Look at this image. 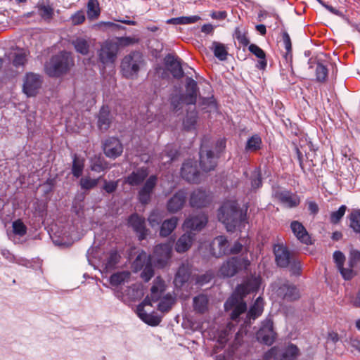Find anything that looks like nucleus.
Returning a JSON list of instances; mask_svg holds the SVG:
<instances>
[{"label": "nucleus", "instance_id": "nucleus-29", "mask_svg": "<svg viewBox=\"0 0 360 360\" xmlns=\"http://www.w3.org/2000/svg\"><path fill=\"white\" fill-rule=\"evenodd\" d=\"M194 240V234L191 231H187L183 234L176 241L175 249L178 252H184L191 246Z\"/></svg>", "mask_w": 360, "mask_h": 360}, {"label": "nucleus", "instance_id": "nucleus-48", "mask_svg": "<svg viewBox=\"0 0 360 360\" xmlns=\"http://www.w3.org/2000/svg\"><path fill=\"white\" fill-rule=\"evenodd\" d=\"M27 63V53L25 51L20 50L13 53V59L12 64L15 68L23 67Z\"/></svg>", "mask_w": 360, "mask_h": 360}, {"label": "nucleus", "instance_id": "nucleus-45", "mask_svg": "<svg viewBox=\"0 0 360 360\" xmlns=\"http://www.w3.org/2000/svg\"><path fill=\"white\" fill-rule=\"evenodd\" d=\"M164 218L163 212L158 210H154L150 214L148 220L152 228L158 227Z\"/></svg>", "mask_w": 360, "mask_h": 360}, {"label": "nucleus", "instance_id": "nucleus-56", "mask_svg": "<svg viewBox=\"0 0 360 360\" xmlns=\"http://www.w3.org/2000/svg\"><path fill=\"white\" fill-rule=\"evenodd\" d=\"M142 269L143 271L141 274V277L144 281L148 282L154 275V270L150 262L146 264Z\"/></svg>", "mask_w": 360, "mask_h": 360}, {"label": "nucleus", "instance_id": "nucleus-6", "mask_svg": "<svg viewBox=\"0 0 360 360\" xmlns=\"http://www.w3.org/2000/svg\"><path fill=\"white\" fill-rule=\"evenodd\" d=\"M300 354L299 349L290 344L285 348L274 347L264 356L265 360H295Z\"/></svg>", "mask_w": 360, "mask_h": 360}, {"label": "nucleus", "instance_id": "nucleus-21", "mask_svg": "<svg viewBox=\"0 0 360 360\" xmlns=\"http://www.w3.org/2000/svg\"><path fill=\"white\" fill-rule=\"evenodd\" d=\"M165 65L174 78L181 79L184 77L180 60L172 54H167L165 58Z\"/></svg>", "mask_w": 360, "mask_h": 360}, {"label": "nucleus", "instance_id": "nucleus-33", "mask_svg": "<svg viewBox=\"0 0 360 360\" xmlns=\"http://www.w3.org/2000/svg\"><path fill=\"white\" fill-rule=\"evenodd\" d=\"M193 305L195 311L203 314L207 310L208 298L205 295H199L193 297Z\"/></svg>", "mask_w": 360, "mask_h": 360}, {"label": "nucleus", "instance_id": "nucleus-31", "mask_svg": "<svg viewBox=\"0 0 360 360\" xmlns=\"http://www.w3.org/2000/svg\"><path fill=\"white\" fill-rule=\"evenodd\" d=\"M248 49L252 54L259 59L257 64V68L260 70H264L267 64L264 51L257 45L254 44H250Z\"/></svg>", "mask_w": 360, "mask_h": 360}, {"label": "nucleus", "instance_id": "nucleus-57", "mask_svg": "<svg viewBox=\"0 0 360 360\" xmlns=\"http://www.w3.org/2000/svg\"><path fill=\"white\" fill-rule=\"evenodd\" d=\"M353 268L354 267L349 266L348 268H345L344 266H342L338 269L345 280L349 281L356 275V272L353 270Z\"/></svg>", "mask_w": 360, "mask_h": 360}, {"label": "nucleus", "instance_id": "nucleus-46", "mask_svg": "<svg viewBox=\"0 0 360 360\" xmlns=\"http://www.w3.org/2000/svg\"><path fill=\"white\" fill-rule=\"evenodd\" d=\"M261 145L262 139L260 136L255 134L247 141L245 150L248 151H256L260 148Z\"/></svg>", "mask_w": 360, "mask_h": 360}, {"label": "nucleus", "instance_id": "nucleus-50", "mask_svg": "<svg viewBox=\"0 0 360 360\" xmlns=\"http://www.w3.org/2000/svg\"><path fill=\"white\" fill-rule=\"evenodd\" d=\"M350 226L356 233H360V210H354L350 214Z\"/></svg>", "mask_w": 360, "mask_h": 360}, {"label": "nucleus", "instance_id": "nucleus-8", "mask_svg": "<svg viewBox=\"0 0 360 360\" xmlns=\"http://www.w3.org/2000/svg\"><path fill=\"white\" fill-rule=\"evenodd\" d=\"M274 289L277 297L285 302H293L300 297L299 289L288 281L276 283Z\"/></svg>", "mask_w": 360, "mask_h": 360}, {"label": "nucleus", "instance_id": "nucleus-11", "mask_svg": "<svg viewBox=\"0 0 360 360\" xmlns=\"http://www.w3.org/2000/svg\"><path fill=\"white\" fill-rule=\"evenodd\" d=\"M207 223V217L202 212H198L191 214L186 219L183 227L190 231H200Z\"/></svg>", "mask_w": 360, "mask_h": 360}, {"label": "nucleus", "instance_id": "nucleus-1", "mask_svg": "<svg viewBox=\"0 0 360 360\" xmlns=\"http://www.w3.org/2000/svg\"><path fill=\"white\" fill-rule=\"evenodd\" d=\"M138 191V200L142 205L148 204L152 198L154 189L158 184L156 175L149 176V170L146 167H141L130 173L125 179V183L130 186H139L143 183Z\"/></svg>", "mask_w": 360, "mask_h": 360}, {"label": "nucleus", "instance_id": "nucleus-41", "mask_svg": "<svg viewBox=\"0 0 360 360\" xmlns=\"http://www.w3.org/2000/svg\"><path fill=\"white\" fill-rule=\"evenodd\" d=\"M100 7L98 0H89L87 4V16L89 19L94 20L100 15Z\"/></svg>", "mask_w": 360, "mask_h": 360}, {"label": "nucleus", "instance_id": "nucleus-19", "mask_svg": "<svg viewBox=\"0 0 360 360\" xmlns=\"http://www.w3.org/2000/svg\"><path fill=\"white\" fill-rule=\"evenodd\" d=\"M172 245L169 243L159 244L154 248L153 258L158 264L163 266L170 258Z\"/></svg>", "mask_w": 360, "mask_h": 360}, {"label": "nucleus", "instance_id": "nucleus-9", "mask_svg": "<svg viewBox=\"0 0 360 360\" xmlns=\"http://www.w3.org/2000/svg\"><path fill=\"white\" fill-rule=\"evenodd\" d=\"M250 265V261L245 257H233L224 262L220 269V273L226 277L233 276L239 270L247 269Z\"/></svg>", "mask_w": 360, "mask_h": 360}, {"label": "nucleus", "instance_id": "nucleus-13", "mask_svg": "<svg viewBox=\"0 0 360 360\" xmlns=\"http://www.w3.org/2000/svg\"><path fill=\"white\" fill-rule=\"evenodd\" d=\"M181 174L188 182L197 184L200 181V174L196 162L193 160H188L183 164Z\"/></svg>", "mask_w": 360, "mask_h": 360}, {"label": "nucleus", "instance_id": "nucleus-55", "mask_svg": "<svg viewBox=\"0 0 360 360\" xmlns=\"http://www.w3.org/2000/svg\"><path fill=\"white\" fill-rule=\"evenodd\" d=\"M347 207L342 205L339 207L338 210L333 212L330 214V222L334 224H338L344 216Z\"/></svg>", "mask_w": 360, "mask_h": 360}, {"label": "nucleus", "instance_id": "nucleus-61", "mask_svg": "<svg viewBox=\"0 0 360 360\" xmlns=\"http://www.w3.org/2000/svg\"><path fill=\"white\" fill-rule=\"evenodd\" d=\"M251 186L253 189H257L262 186L261 174L257 170L254 171L252 174Z\"/></svg>", "mask_w": 360, "mask_h": 360}, {"label": "nucleus", "instance_id": "nucleus-32", "mask_svg": "<svg viewBox=\"0 0 360 360\" xmlns=\"http://www.w3.org/2000/svg\"><path fill=\"white\" fill-rule=\"evenodd\" d=\"M178 223V218L172 217L169 219L162 221L160 229V235L162 237H167L174 230Z\"/></svg>", "mask_w": 360, "mask_h": 360}, {"label": "nucleus", "instance_id": "nucleus-36", "mask_svg": "<svg viewBox=\"0 0 360 360\" xmlns=\"http://www.w3.org/2000/svg\"><path fill=\"white\" fill-rule=\"evenodd\" d=\"M72 158V174L75 177L78 178L82 174L84 160L78 157L76 154L73 155Z\"/></svg>", "mask_w": 360, "mask_h": 360}, {"label": "nucleus", "instance_id": "nucleus-52", "mask_svg": "<svg viewBox=\"0 0 360 360\" xmlns=\"http://www.w3.org/2000/svg\"><path fill=\"white\" fill-rule=\"evenodd\" d=\"M360 263V251L356 249H351L348 256V266L356 267Z\"/></svg>", "mask_w": 360, "mask_h": 360}, {"label": "nucleus", "instance_id": "nucleus-12", "mask_svg": "<svg viewBox=\"0 0 360 360\" xmlns=\"http://www.w3.org/2000/svg\"><path fill=\"white\" fill-rule=\"evenodd\" d=\"M218 155H215L211 150L205 149L202 146L200 150V165L203 172H208L214 169L217 166Z\"/></svg>", "mask_w": 360, "mask_h": 360}, {"label": "nucleus", "instance_id": "nucleus-24", "mask_svg": "<svg viewBox=\"0 0 360 360\" xmlns=\"http://www.w3.org/2000/svg\"><path fill=\"white\" fill-rule=\"evenodd\" d=\"M290 229L299 241L306 245L311 243V237L302 223L298 221H292L290 224Z\"/></svg>", "mask_w": 360, "mask_h": 360}, {"label": "nucleus", "instance_id": "nucleus-39", "mask_svg": "<svg viewBox=\"0 0 360 360\" xmlns=\"http://www.w3.org/2000/svg\"><path fill=\"white\" fill-rule=\"evenodd\" d=\"M200 19V18L198 15L182 16L169 19L167 23L173 25H187L195 23Z\"/></svg>", "mask_w": 360, "mask_h": 360}, {"label": "nucleus", "instance_id": "nucleus-42", "mask_svg": "<svg viewBox=\"0 0 360 360\" xmlns=\"http://www.w3.org/2000/svg\"><path fill=\"white\" fill-rule=\"evenodd\" d=\"M150 262V257L144 252H141L133 262V268L136 271H140L145 267L146 264Z\"/></svg>", "mask_w": 360, "mask_h": 360}, {"label": "nucleus", "instance_id": "nucleus-43", "mask_svg": "<svg viewBox=\"0 0 360 360\" xmlns=\"http://www.w3.org/2000/svg\"><path fill=\"white\" fill-rule=\"evenodd\" d=\"M116 45L117 46V50L119 51L120 48H124L139 42V39L135 37H116L113 39Z\"/></svg>", "mask_w": 360, "mask_h": 360}, {"label": "nucleus", "instance_id": "nucleus-26", "mask_svg": "<svg viewBox=\"0 0 360 360\" xmlns=\"http://www.w3.org/2000/svg\"><path fill=\"white\" fill-rule=\"evenodd\" d=\"M112 116L108 107L103 106L98 115V127L102 131H106L110 127Z\"/></svg>", "mask_w": 360, "mask_h": 360}, {"label": "nucleus", "instance_id": "nucleus-25", "mask_svg": "<svg viewBox=\"0 0 360 360\" xmlns=\"http://www.w3.org/2000/svg\"><path fill=\"white\" fill-rule=\"evenodd\" d=\"M229 241L226 237L217 236L212 243V253L214 257H219L229 253Z\"/></svg>", "mask_w": 360, "mask_h": 360}, {"label": "nucleus", "instance_id": "nucleus-53", "mask_svg": "<svg viewBox=\"0 0 360 360\" xmlns=\"http://www.w3.org/2000/svg\"><path fill=\"white\" fill-rule=\"evenodd\" d=\"M99 179L100 178L91 179L89 177H83L80 179V186L84 190L94 188L97 186Z\"/></svg>", "mask_w": 360, "mask_h": 360}, {"label": "nucleus", "instance_id": "nucleus-2", "mask_svg": "<svg viewBox=\"0 0 360 360\" xmlns=\"http://www.w3.org/2000/svg\"><path fill=\"white\" fill-rule=\"evenodd\" d=\"M260 285V279L257 277L248 278L244 283L238 285L232 295L224 304L226 311L232 310L231 319L236 320L247 309L243 297L251 292L257 291Z\"/></svg>", "mask_w": 360, "mask_h": 360}, {"label": "nucleus", "instance_id": "nucleus-17", "mask_svg": "<svg viewBox=\"0 0 360 360\" xmlns=\"http://www.w3.org/2000/svg\"><path fill=\"white\" fill-rule=\"evenodd\" d=\"M187 197L186 192L184 190H179L174 194L167 202V210L169 213H176L181 210Z\"/></svg>", "mask_w": 360, "mask_h": 360}, {"label": "nucleus", "instance_id": "nucleus-20", "mask_svg": "<svg viewBox=\"0 0 360 360\" xmlns=\"http://www.w3.org/2000/svg\"><path fill=\"white\" fill-rule=\"evenodd\" d=\"M128 223L139 235V240H142L146 238L148 235V229L146 227V221L143 217L138 214H133L129 217Z\"/></svg>", "mask_w": 360, "mask_h": 360}, {"label": "nucleus", "instance_id": "nucleus-44", "mask_svg": "<svg viewBox=\"0 0 360 360\" xmlns=\"http://www.w3.org/2000/svg\"><path fill=\"white\" fill-rule=\"evenodd\" d=\"M72 44L78 53L82 55H86L89 53V45L85 39L77 38L72 41Z\"/></svg>", "mask_w": 360, "mask_h": 360}, {"label": "nucleus", "instance_id": "nucleus-62", "mask_svg": "<svg viewBox=\"0 0 360 360\" xmlns=\"http://www.w3.org/2000/svg\"><path fill=\"white\" fill-rule=\"evenodd\" d=\"M118 186V181H108L104 180L103 190L108 193H114Z\"/></svg>", "mask_w": 360, "mask_h": 360}, {"label": "nucleus", "instance_id": "nucleus-54", "mask_svg": "<svg viewBox=\"0 0 360 360\" xmlns=\"http://www.w3.org/2000/svg\"><path fill=\"white\" fill-rule=\"evenodd\" d=\"M120 256L117 251H111L107 258L105 266L107 269L113 268L120 261Z\"/></svg>", "mask_w": 360, "mask_h": 360}, {"label": "nucleus", "instance_id": "nucleus-59", "mask_svg": "<svg viewBox=\"0 0 360 360\" xmlns=\"http://www.w3.org/2000/svg\"><path fill=\"white\" fill-rule=\"evenodd\" d=\"M233 37L243 46H248L250 43L249 39L239 27H236L234 31Z\"/></svg>", "mask_w": 360, "mask_h": 360}, {"label": "nucleus", "instance_id": "nucleus-7", "mask_svg": "<svg viewBox=\"0 0 360 360\" xmlns=\"http://www.w3.org/2000/svg\"><path fill=\"white\" fill-rule=\"evenodd\" d=\"M117 46L114 40H106L98 50L99 61L105 66L113 65L118 54Z\"/></svg>", "mask_w": 360, "mask_h": 360}, {"label": "nucleus", "instance_id": "nucleus-63", "mask_svg": "<svg viewBox=\"0 0 360 360\" xmlns=\"http://www.w3.org/2000/svg\"><path fill=\"white\" fill-rule=\"evenodd\" d=\"M333 259L336 264L337 268L339 269L344 266L345 262V256L341 251H335L333 253Z\"/></svg>", "mask_w": 360, "mask_h": 360}, {"label": "nucleus", "instance_id": "nucleus-64", "mask_svg": "<svg viewBox=\"0 0 360 360\" xmlns=\"http://www.w3.org/2000/svg\"><path fill=\"white\" fill-rule=\"evenodd\" d=\"M73 25H80L85 20V15L83 11H78L71 17Z\"/></svg>", "mask_w": 360, "mask_h": 360}, {"label": "nucleus", "instance_id": "nucleus-15", "mask_svg": "<svg viewBox=\"0 0 360 360\" xmlns=\"http://www.w3.org/2000/svg\"><path fill=\"white\" fill-rule=\"evenodd\" d=\"M165 291V284L164 281L160 277H157L151 287L150 295H148L142 303L143 304L152 305V302H157L162 298Z\"/></svg>", "mask_w": 360, "mask_h": 360}, {"label": "nucleus", "instance_id": "nucleus-51", "mask_svg": "<svg viewBox=\"0 0 360 360\" xmlns=\"http://www.w3.org/2000/svg\"><path fill=\"white\" fill-rule=\"evenodd\" d=\"M316 77L318 82H324L328 76V68L322 63L317 62L316 63Z\"/></svg>", "mask_w": 360, "mask_h": 360}, {"label": "nucleus", "instance_id": "nucleus-34", "mask_svg": "<svg viewBox=\"0 0 360 360\" xmlns=\"http://www.w3.org/2000/svg\"><path fill=\"white\" fill-rule=\"evenodd\" d=\"M198 118V112L195 110L188 112L183 121L184 128L187 131L194 130Z\"/></svg>", "mask_w": 360, "mask_h": 360}, {"label": "nucleus", "instance_id": "nucleus-60", "mask_svg": "<svg viewBox=\"0 0 360 360\" xmlns=\"http://www.w3.org/2000/svg\"><path fill=\"white\" fill-rule=\"evenodd\" d=\"M288 266L290 267V271L292 275L299 276L300 274L302 267L300 261L292 259V260L290 261Z\"/></svg>", "mask_w": 360, "mask_h": 360}, {"label": "nucleus", "instance_id": "nucleus-4", "mask_svg": "<svg viewBox=\"0 0 360 360\" xmlns=\"http://www.w3.org/2000/svg\"><path fill=\"white\" fill-rule=\"evenodd\" d=\"M74 64L70 54L60 52L53 56L45 66V70L50 77H60L66 73Z\"/></svg>", "mask_w": 360, "mask_h": 360}, {"label": "nucleus", "instance_id": "nucleus-27", "mask_svg": "<svg viewBox=\"0 0 360 360\" xmlns=\"http://www.w3.org/2000/svg\"><path fill=\"white\" fill-rule=\"evenodd\" d=\"M191 274V266L188 263H182L175 275L174 280V285L179 288L181 287L188 281Z\"/></svg>", "mask_w": 360, "mask_h": 360}, {"label": "nucleus", "instance_id": "nucleus-30", "mask_svg": "<svg viewBox=\"0 0 360 360\" xmlns=\"http://www.w3.org/2000/svg\"><path fill=\"white\" fill-rule=\"evenodd\" d=\"M279 201L285 207L292 208L297 207L300 202V198L288 191H283L277 194Z\"/></svg>", "mask_w": 360, "mask_h": 360}, {"label": "nucleus", "instance_id": "nucleus-18", "mask_svg": "<svg viewBox=\"0 0 360 360\" xmlns=\"http://www.w3.org/2000/svg\"><path fill=\"white\" fill-rule=\"evenodd\" d=\"M186 93L184 96V100L188 105H194L196 103L199 95V89L198 83L193 78L187 77L186 78Z\"/></svg>", "mask_w": 360, "mask_h": 360}, {"label": "nucleus", "instance_id": "nucleus-10", "mask_svg": "<svg viewBox=\"0 0 360 360\" xmlns=\"http://www.w3.org/2000/svg\"><path fill=\"white\" fill-rule=\"evenodd\" d=\"M42 84L41 77L36 73L27 72L23 79L22 91L28 96H36Z\"/></svg>", "mask_w": 360, "mask_h": 360}, {"label": "nucleus", "instance_id": "nucleus-22", "mask_svg": "<svg viewBox=\"0 0 360 360\" xmlns=\"http://www.w3.org/2000/svg\"><path fill=\"white\" fill-rule=\"evenodd\" d=\"M274 252L277 265L281 268L288 267L292 260L288 248L283 245H276L274 246Z\"/></svg>", "mask_w": 360, "mask_h": 360}, {"label": "nucleus", "instance_id": "nucleus-49", "mask_svg": "<svg viewBox=\"0 0 360 360\" xmlns=\"http://www.w3.org/2000/svg\"><path fill=\"white\" fill-rule=\"evenodd\" d=\"M177 152L173 149L171 146H167L165 150L161 153V160L163 164L172 162L176 157Z\"/></svg>", "mask_w": 360, "mask_h": 360}, {"label": "nucleus", "instance_id": "nucleus-35", "mask_svg": "<svg viewBox=\"0 0 360 360\" xmlns=\"http://www.w3.org/2000/svg\"><path fill=\"white\" fill-rule=\"evenodd\" d=\"M210 49L212 50L214 56L220 60L226 59L228 51L224 44L218 41H213Z\"/></svg>", "mask_w": 360, "mask_h": 360}, {"label": "nucleus", "instance_id": "nucleus-38", "mask_svg": "<svg viewBox=\"0 0 360 360\" xmlns=\"http://www.w3.org/2000/svg\"><path fill=\"white\" fill-rule=\"evenodd\" d=\"M131 276L129 271H121L113 274L110 278V282L112 285H119L128 282Z\"/></svg>", "mask_w": 360, "mask_h": 360}, {"label": "nucleus", "instance_id": "nucleus-28", "mask_svg": "<svg viewBox=\"0 0 360 360\" xmlns=\"http://www.w3.org/2000/svg\"><path fill=\"white\" fill-rule=\"evenodd\" d=\"M146 305L141 303L137 307L138 316L146 323L153 326H158L161 321V318L153 314H148L144 310V307Z\"/></svg>", "mask_w": 360, "mask_h": 360}, {"label": "nucleus", "instance_id": "nucleus-5", "mask_svg": "<svg viewBox=\"0 0 360 360\" xmlns=\"http://www.w3.org/2000/svg\"><path fill=\"white\" fill-rule=\"evenodd\" d=\"M143 65V55L139 51H133L125 56L122 60L121 72L124 77L132 79L137 76Z\"/></svg>", "mask_w": 360, "mask_h": 360}, {"label": "nucleus", "instance_id": "nucleus-58", "mask_svg": "<svg viewBox=\"0 0 360 360\" xmlns=\"http://www.w3.org/2000/svg\"><path fill=\"white\" fill-rule=\"evenodd\" d=\"M13 229L15 234L22 236L26 233L27 228L20 221L17 220L13 223Z\"/></svg>", "mask_w": 360, "mask_h": 360}, {"label": "nucleus", "instance_id": "nucleus-40", "mask_svg": "<svg viewBox=\"0 0 360 360\" xmlns=\"http://www.w3.org/2000/svg\"><path fill=\"white\" fill-rule=\"evenodd\" d=\"M263 300L260 297H257L248 313L249 318L255 319L258 317L263 311Z\"/></svg>", "mask_w": 360, "mask_h": 360}, {"label": "nucleus", "instance_id": "nucleus-47", "mask_svg": "<svg viewBox=\"0 0 360 360\" xmlns=\"http://www.w3.org/2000/svg\"><path fill=\"white\" fill-rule=\"evenodd\" d=\"M39 15L45 20H50L53 15V8L50 5L39 4L38 6Z\"/></svg>", "mask_w": 360, "mask_h": 360}, {"label": "nucleus", "instance_id": "nucleus-23", "mask_svg": "<svg viewBox=\"0 0 360 360\" xmlns=\"http://www.w3.org/2000/svg\"><path fill=\"white\" fill-rule=\"evenodd\" d=\"M211 198L205 191L198 189L194 191L190 196V205L193 207H202L210 203Z\"/></svg>", "mask_w": 360, "mask_h": 360}, {"label": "nucleus", "instance_id": "nucleus-3", "mask_svg": "<svg viewBox=\"0 0 360 360\" xmlns=\"http://www.w3.org/2000/svg\"><path fill=\"white\" fill-rule=\"evenodd\" d=\"M217 217L219 220L225 225L228 231H233L246 219V214L238 207L237 203L234 201L224 202L219 208Z\"/></svg>", "mask_w": 360, "mask_h": 360}, {"label": "nucleus", "instance_id": "nucleus-16", "mask_svg": "<svg viewBox=\"0 0 360 360\" xmlns=\"http://www.w3.org/2000/svg\"><path fill=\"white\" fill-rule=\"evenodd\" d=\"M103 151L107 157L115 159L122 153L123 146L119 139L110 137L104 142Z\"/></svg>", "mask_w": 360, "mask_h": 360}, {"label": "nucleus", "instance_id": "nucleus-37", "mask_svg": "<svg viewBox=\"0 0 360 360\" xmlns=\"http://www.w3.org/2000/svg\"><path fill=\"white\" fill-rule=\"evenodd\" d=\"M160 300L158 309L162 312L169 311L175 303V298L170 294H167Z\"/></svg>", "mask_w": 360, "mask_h": 360}, {"label": "nucleus", "instance_id": "nucleus-14", "mask_svg": "<svg viewBox=\"0 0 360 360\" xmlns=\"http://www.w3.org/2000/svg\"><path fill=\"white\" fill-rule=\"evenodd\" d=\"M257 338L268 345L274 342L276 333L274 331L273 321L271 319H266L262 323V327L257 333Z\"/></svg>", "mask_w": 360, "mask_h": 360}]
</instances>
